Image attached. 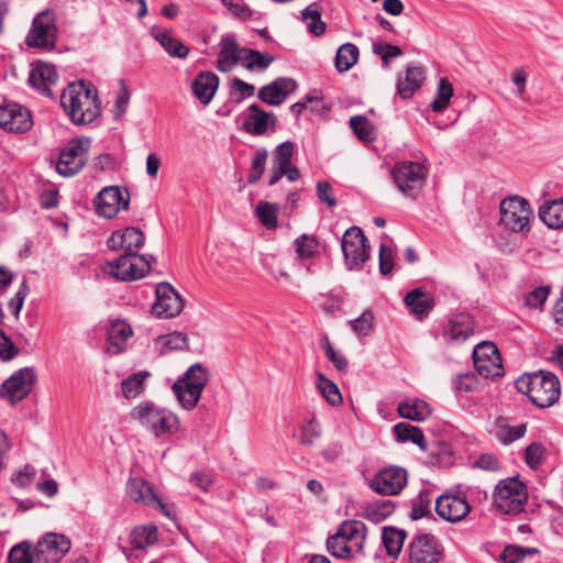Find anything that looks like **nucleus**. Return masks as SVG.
<instances>
[{
	"instance_id": "54",
	"label": "nucleus",
	"mask_w": 563,
	"mask_h": 563,
	"mask_svg": "<svg viewBox=\"0 0 563 563\" xmlns=\"http://www.w3.org/2000/svg\"><path fill=\"white\" fill-rule=\"evenodd\" d=\"M474 366L479 375H482L485 378L488 377H496L500 376L503 374V366H501V360L498 358V361L495 360H478L473 358Z\"/></svg>"
},
{
	"instance_id": "21",
	"label": "nucleus",
	"mask_w": 563,
	"mask_h": 563,
	"mask_svg": "<svg viewBox=\"0 0 563 563\" xmlns=\"http://www.w3.org/2000/svg\"><path fill=\"white\" fill-rule=\"evenodd\" d=\"M297 88V82L292 78L279 77L258 90L257 97L263 102L271 106L282 104L286 97L292 93Z\"/></svg>"
},
{
	"instance_id": "5",
	"label": "nucleus",
	"mask_w": 563,
	"mask_h": 563,
	"mask_svg": "<svg viewBox=\"0 0 563 563\" xmlns=\"http://www.w3.org/2000/svg\"><path fill=\"white\" fill-rule=\"evenodd\" d=\"M528 497V488L518 477L501 479L496 485L493 494L495 507L506 515H518L522 512Z\"/></svg>"
},
{
	"instance_id": "47",
	"label": "nucleus",
	"mask_w": 563,
	"mask_h": 563,
	"mask_svg": "<svg viewBox=\"0 0 563 563\" xmlns=\"http://www.w3.org/2000/svg\"><path fill=\"white\" fill-rule=\"evenodd\" d=\"M199 390H203L209 380L208 369L200 363L192 364L181 376Z\"/></svg>"
},
{
	"instance_id": "7",
	"label": "nucleus",
	"mask_w": 563,
	"mask_h": 563,
	"mask_svg": "<svg viewBox=\"0 0 563 563\" xmlns=\"http://www.w3.org/2000/svg\"><path fill=\"white\" fill-rule=\"evenodd\" d=\"M533 211L528 200L511 196L500 202V223L515 233L529 232Z\"/></svg>"
},
{
	"instance_id": "44",
	"label": "nucleus",
	"mask_w": 563,
	"mask_h": 563,
	"mask_svg": "<svg viewBox=\"0 0 563 563\" xmlns=\"http://www.w3.org/2000/svg\"><path fill=\"white\" fill-rule=\"evenodd\" d=\"M350 126L362 142L369 143L375 140V130L364 115H354L350 119Z\"/></svg>"
},
{
	"instance_id": "3",
	"label": "nucleus",
	"mask_w": 563,
	"mask_h": 563,
	"mask_svg": "<svg viewBox=\"0 0 563 563\" xmlns=\"http://www.w3.org/2000/svg\"><path fill=\"white\" fill-rule=\"evenodd\" d=\"M366 526L360 520H344L336 532L327 540V549L331 555L351 560L356 555H364Z\"/></svg>"
},
{
	"instance_id": "4",
	"label": "nucleus",
	"mask_w": 563,
	"mask_h": 563,
	"mask_svg": "<svg viewBox=\"0 0 563 563\" xmlns=\"http://www.w3.org/2000/svg\"><path fill=\"white\" fill-rule=\"evenodd\" d=\"M131 416L156 438H167L178 430L177 416L151 401L139 404Z\"/></svg>"
},
{
	"instance_id": "55",
	"label": "nucleus",
	"mask_w": 563,
	"mask_h": 563,
	"mask_svg": "<svg viewBox=\"0 0 563 563\" xmlns=\"http://www.w3.org/2000/svg\"><path fill=\"white\" fill-rule=\"evenodd\" d=\"M9 563H34L31 544L26 541L12 547L8 555Z\"/></svg>"
},
{
	"instance_id": "50",
	"label": "nucleus",
	"mask_w": 563,
	"mask_h": 563,
	"mask_svg": "<svg viewBox=\"0 0 563 563\" xmlns=\"http://www.w3.org/2000/svg\"><path fill=\"white\" fill-rule=\"evenodd\" d=\"M132 544L136 549H144L153 544L157 539V529L154 526L136 528L132 532Z\"/></svg>"
},
{
	"instance_id": "59",
	"label": "nucleus",
	"mask_w": 563,
	"mask_h": 563,
	"mask_svg": "<svg viewBox=\"0 0 563 563\" xmlns=\"http://www.w3.org/2000/svg\"><path fill=\"white\" fill-rule=\"evenodd\" d=\"M374 316L369 311L363 312L357 319L350 322L353 331L358 336H366L373 330Z\"/></svg>"
},
{
	"instance_id": "25",
	"label": "nucleus",
	"mask_w": 563,
	"mask_h": 563,
	"mask_svg": "<svg viewBox=\"0 0 563 563\" xmlns=\"http://www.w3.org/2000/svg\"><path fill=\"white\" fill-rule=\"evenodd\" d=\"M473 325L470 314L459 313L448 321L442 335L448 343H462L473 333Z\"/></svg>"
},
{
	"instance_id": "62",
	"label": "nucleus",
	"mask_w": 563,
	"mask_h": 563,
	"mask_svg": "<svg viewBox=\"0 0 563 563\" xmlns=\"http://www.w3.org/2000/svg\"><path fill=\"white\" fill-rule=\"evenodd\" d=\"M473 358H478L482 361L492 358L498 361V358H500V355L494 343L483 342L474 347Z\"/></svg>"
},
{
	"instance_id": "9",
	"label": "nucleus",
	"mask_w": 563,
	"mask_h": 563,
	"mask_svg": "<svg viewBox=\"0 0 563 563\" xmlns=\"http://www.w3.org/2000/svg\"><path fill=\"white\" fill-rule=\"evenodd\" d=\"M444 558V548L431 533L415 536L406 550V563H440Z\"/></svg>"
},
{
	"instance_id": "26",
	"label": "nucleus",
	"mask_w": 563,
	"mask_h": 563,
	"mask_svg": "<svg viewBox=\"0 0 563 563\" xmlns=\"http://www.w3.org/2000/svg\"><path fill=\"white\" fill-rule=\"evenodd\" d=\"M406 307L418 320L426 318L434 307V299L431 294L420 288L413 289L404 298Z\"/></svg>"
},
{
	"instance_id": "6",
	"label": "nucleus",
	"mask_w": 563,
	"mask_h": 563,
	"mask_svg": "<svg viewBox=\"0 0 563 563\" xmlns=\"http://www.w3.org/2000/svg\"><path fill=\"white\" fill-rule=\"evenodd\" d=\"M391 178L398 190L416 199L426 185L428 168L418 162H399L391 168Z\"/></svg>"
},
{
	"instance_id": "53",
	"label": "nucleus",
	"mask_w": 563,
	"mask_h": 563,
	"mask_svg": "<svg viewBox=\"0 0 563 563\" xmlns=\"http://www.w3.org/2000/svg\"><path fill=\"white\" fill-rule=\"evenodd\" d=\"M551 291L550 286H539L523 297V303L530 309H542Z\"/></svg>"
},
{
	"instance_id": "36",
	"label": "nucleus",
	"mask_w": 563,
	"mask_h": 563,
	"mask_svg": "<svg viewBox=\"0 0 563 563\" xmlns=\"http://www.w3.org/2000/svg\"><path fill=\"white\" fill-rule=\"evenodd\" d=\"M155 38L172 57L184 59L189 54V48L178 38L174 37L169 31L157 33Z\"/></svg>"
},
{
	"instance_id": "52",
	"label": "nucleus",
	"mask_w": 563,
	"mask_h": 563,
	"mask_svg": "<svg viewBox=\"0 0 563 563\" xmlns=\"http://www.w3.org/2000/svg\"><path fill=\"white\" fill-rule=\"evenodd\" d=\"M132 334V330L129 324L125 322H114L110 327L108 331V341L111 345L121 349V345L126 341V339Z\"/></svg>"
},
{
	"instance_id": "10",
	"label": "nucleus",
	"mask_w": 563,
	"mask_h": 563,
	"mask_svg": "<svg viewBox=\"0 0 563 563\" xmlns=\"http://www.w3.org/2000/svg\"><path fill=\"white\" fill-rule=\"evenodd\" d=\"M341 247L349 269H361L369 258L368 241L358 227H352L344 232Z\"/></svg>"
},
{
	"instance_id": "51",
	"label": "nucleus",
	"mask_w": 563,
	"mask_h": 563,
	"mask_svg": "<svg viewBox=\"0 0 563 563\" xmlns=\"http://www.w3.org/2000/svg\"><path fill=\"white\" fill-rule=\"evenodd\" d=\"M539 550L536 548H523L520 545H508L504 549L500 554V559L504 563H519L525 559L526 555H536Z\"/></svg>"
},
{
	"instance_id": "34",
	"label": "nucleus",
	"mask_w": 563,
	"mask_h": 563,
	"mask_svg": "<svg viewBox=\"0 0 563 563\" xmlns=\"http://www.w3.org/2000/svg\"><path fill=\"white\" fill-rule=\"evenodd\" d=\"M394 510L395 504L391 500H375L363 507V517L372 522L379 523L389 517Z\"/></svg>"
},
{
	"instance_id": "14",
	"label": "nucleus",
	"mask_w": 563,
	"mask_h": 563,
	"mask_svg": "<svg viewBox=\"0 0 563 563\" xmlns=\"http://www.w3.org/2000/svg\"><path fill=\"white\" fill-rule=\"evenodd\" d=\"M96 212L111 219L118 214L120 210H126L130 203V192L118 186L106 187L99 191L95 200Z\"/></svg>"
},
{
	"instance_id": "30",
	"label": "nucleus",
	"mask_w": 563,
	"mask_h": 563,
	"mask_svg": "<svg viewBox=\"0 0 563 563\" xmlns=\"http://www.w3.org/2000/svg\"><path fill=\"white\" fill-rule=\"evenodd\" d=\"M172 389L180 402V405L187 409H194L198 404L202 391L196 388L190 383L186 382L184 378L179 377L172 386Z\"/></svg>"
},
{
	"instance_id": "39",
	"label": "nucleus",
	"mask_w": 563,
	"mask_h": 563,
	"mask_svg": "<svg viewBox=\"0 0 563 563\" xmlns=\"http://www.w3.org/2000/svg\"><path fill=\"white\" fill-rule=\"evenodd\" d=\"M150 376L146 371L130 375L121 382V391L126 399L137 397L144 390L145 379Z\"/></svg>"
},
{
	"instance_id": "33",
	"label": "nucleus",
	"mask_w": 563,
	"mask_h": 563,
	"mask_svg": "<svg viewBox=\"0 0 563 563\" xmlns=\"http://www.w3.org/2000/svg\"><path fill=\"white\" fill-rule=\"evenodd\" d=\"M539 217L549 228H563V198L542 205L539 208Z\"/></svg>"
},
{
	"instance_id": "23",
	"label": "nucleus",
	"mask_w": 563,
	"mask_h": 563,
	"mask_svg": "<svg viewBox=\"0 0 563 563\" xmlns=\"http://www.w3.org/2000/svg\"><path fill=\"white\" fill-rule=\"evenodd\" d=\"M58 74L53 64L38 62L30 70L29 82L41 93L52 97V87L57 84Z\"/></svg>"
},
{
	"instance_id": "1",
	"label": "nucleus",
	"mask_w": 563,
	"mask_h": 563,
	"mask_svg": "<svg viewBox=\"0 0 563 563\" xmlns=\"http://www.w3.org/2000/svg\"><path fill=\"white\" fill-rule=\"evenodd\" d=\"M65 114L75 125H87L101 113V102L96 87L85 80L68 84L59 96Z\"/></svg>"
},
{
	"instance_id": "16",
	"label": "nucleus",
	"mask_w": 563,
	"mask_h": 563,
	"mask_svg": "<svg viewBox=\"0 0 563 563\" xmlns=\"http://www.w3.org/2000/svg\"><path fill=\"white\" fill-rule=\"evenodd\" d=\"M407 485V471L399 466L379 470L369 482V488L383 496L398 495Z\"/></svg>"
},
{
	"instance_id": "43",
	"label": "nucleus",
	"mask_w": 563,
	"mask_h": 563,
	"mask_svg": "<svg viewBox=\"0 0 563 563\" xmlns=\"http://www.w3.org/2000/svg\"><path fill=\"white\" fill-rule=\"evenodd\" d=\"M317 387L327 402L331 406H338L342 402V396L339 387L321 373L317 374Z\"/></svg>"
},
{
	"instance_id": "13",
	"label": "nucleus",
	"mask_w": 563,
	"mask_h": 563,
	"mask_svg": "<svg viewBox=\"0 0 563 563\" xmlns=\"http://www.w3.org/2000/svg\"><path fill=\"white\" fill-rule=\"evenodd\" d=\"M107 266L111 276L123 282L142 278L150 269L148 261L139 253H125L115 261L109 262Z\"/></svg>"
},
{
	"instance_id": "15",
	"label": "nucleus",
	"mask_w": 563,
	"mask_h": 563,
	"mask_svg": "<svg viewBox=\"0 0 563 563\" xmlns=\"http://www.w3.org/2000/svg\"><path fill=\"white\" fill-rule=\"evenodd\" d=\"M126 493L132 500L156 508L167 518L175 517L173 507L165 504L154 492L153 486L142 477L130 478L126 484Z\"/></svg>"
},
{
	"instance_id": "35",
	"label": "nucleus",
	"mask_w": 563,
	"mask_h": 563,
	"mask_svg": "<svg viewBox=\"0 0 563 563\" xmlns=\"http://www.w3.org/2000/svg\"><path fill=\"white\" fill-rule=\"evenodd\" d=\"M394 432L400 442L411 441L421 450H427V442L420 428L406 422H399L394 426Z\"/></svg>"
},
{
	"instance_id": "29",
	"label": "nucleus",
	"mask_w": 563,
	"mask_h": 563,
	"mask_svg": "<svg viewBox=\"0 0 563 563\" xmlns=\"http://www.w3.org/2000/svg\"><path fill=\"white\" fill-rule=\"evenodd\" d=\"M219 45L217 68L222 73L230 71L241 60L239 46L232 36L223 37Z\"/></svg>"
},
{
	"instance_id": "41",
	"label": "nucleus",
	"mask_w": 563,
	"mask_h": 563,
	"mask_svg": "<svg viewBox=\"0 0 563 563\" xmlns=\"http://www.w3.org/2000/svg\"><path fill=\"white\" fill-rule=\"evenodd\" d=\"M295 251L301 261L312 258L319 253V241L314 235L301 234L295 242Z\"/></svg>"
},
{
	"instance_id": "11",
	"label": "nucleus",
	"mask_w": 563,
	"mask_h": 563,
	"mask_svg": "<svg viewBox=\"0 0 563 563\" xmlns=\"http://www.w3.org/2000/svg\"><path fill=\"white\" fill-rule=\"evenodd\" d=\"M36 383L33 367H23L14 372L0 386V398L15 405L26 398Z\"/></svg>"
},
{
	"instance_id": "38",
	"label": "nucleus",
	"mask_w": 563,
	"mask_h": 563,
	"mask_svg": "<svg viewBox=\"0 0 563 563\" xmlns=\"http://www.w3.org/2000/svg\"><path fill=\"white\" fill-rule=\"evenodd\" d=\"M240 58L247 69H266L274 60L272 56L252 48L240 49Z\"/></svg>"
},
{
	"instance_id": "18",
	"label": "nucleus",
	"mask_w": 563,
	"mask_h": 563,
	"mask_svg": "<svg viewBox=\"0 0 563 563\" xmlns=\"http://www.w3.org/2000/svg\"><path fill=\"white\" fill-rule=\"evenodd\" d=\"M184 308L179 294L168 283H159L156 286V301L152 307V312L159 318H174L178 316Z\"/></svg>"
},
{
	"instance_id": "57",
	"label": "nucleus",
	"mask_w": 563,
	"mask_h": 563,
	"mask_svg": "<svg viewBox=\"0 0 563 563\" xmlns=\"http://www.w3.org/2000/svg\"><path fill=\"white\" fill-rule=\"evenodd\" d=\"M320 437V426H319V422L314 419V418H311L309 419L306 423H303L301 427H300V443L302 445H312L316 441V439H318Z\"/></svg>"
},
{
	"instance_id": "27",
	"label": "nucleus",
	"mask_w": 563,
	"mask_h": 563,
	"mask_svg": "<svg viewBox=\"0 0 563 563\" xmlns=\"http://www.w3.org/2000/svg\"><path fill=\"white\" fill-rule=\"evenodd\" d=\"M219 86V77L211 71L200 73L191 84L194 96L202 103L208 104Z\"/></svg>"
},
{
	"instance_id": "61",
	"label": "nucleus",
	"mask_w": 563,
	"mask_h": 563,
	"mask_svg": "<svg viewBox=\"0 0 563 563\" xmlns=\"http://www.w3.org/2000/svg\"><path fill=\"white\" fill-rule=\"evenodd\" d=\"M324 352L338 371H345L347 368L349 363L346 357L344 354L333 349L327 335L324 336Z\"/></svg>"
},
{
	"instance_id": "8",
	"label": "nucleus",
	"mask_w": 563,
	"mask_h": 563,
	"mask_svg": "<svg viewBox=\"0 0 563 563\" xmlns=\"http://www.w3.org/2000/svg\"><path fill=\"white\" fill-rule=\"evenodd\" d=\"M57 26L55 14L51 10L37 13L26 34L25 44L29 47L51 52L56 47Z\"/></svg>"
},
{
	"instance_id": "40",
	"label": "nucleus",
	"mask_w": 563,
	"mask_h": 563,
	"mask_svg": "<svg viewBox=\"0 0 563 563\" xmlns=\"http://www.w3.org/2000/svg\"><path fill=\"white\" fill-rule=\"evenodd\" d=\"M453 86L446 78H441L438 84L435 97L430 103V108L433 112L444 111L453 97Z\"/></svg>"
},
{
	"instance_id": "60",
	"label": "nucleus",
	"mask_w": 563,
	"mask_h": 563,
	"mask_svg": "<svg viewBox=\"0 0 563 563\" xmlns=\"http://www.w3.org/2000/svg\"><path fill=\"white\" fill-rule=\"evenodd\" d=\"M373 52L377 55H380L382 60L385 67H388L389 60L394 57H398L402 54L400 47L393 44H380L375 43L373 45Z\"/></svg>"
},
{
	"instance_id": "28",
	"label": "nucleus",
	"mask_w": 563,
	"mask_h": 563,
	"mask_svg": "<svg viewBox=\"0 0 563 563\" xmlns=\"http://www.w3.org/2000/svg\"><path fill=\"white\" fill-rule=\"evenodd\" d=\"M426 79L424 68L421 66H408L405 78L398 79L397 92L404 98H410L418 90Z\"/></svg>"
},
{
	"instance_id": "12",
	"label": "nucleus",
	"mask_w": 563,
	"mask_h": 563,
	"mask_svg": "<svg viewBox=\"0 0 563 563\" xmlns=\"http://www.w3.org/2000/svg\"><path fill=\"white\" fill-rule=\"evenodd\" d=\"M89 141L75 139L59 153L56 170L64 177L78 174L88 162Z\"/></svg>"
},
{
	"instance_id": "17",
	"label": "nucleus",
	"mask_w": 563,
	"mask_h": 563,
	"mask_svg": "<svg viewBox=\"0 0 563 563\" xmlns=\"http://www.w3.org/2000/svg\"><path fill=\"white\" fill-rule=\"evenodd\" d=\"M70 541L63 534L47 533L40 540L34 549L38 561L44 563H58L69 551Z\"/></svg>"
},
{
	"instance_id": "31",
	"label": "nucleus",
	"mask_w": 563,
	"mask_h": 563,
	"mask_svg": "<svg viewBox=\"0 0 563 563\" xmlns=\"http://www.w3.org/2000/svg\"><path fill=\"white\" fill-rule=\"evenodd\" d=\"M407 538V532L402 529H398L395 527H384L382 529V541L385 547L386 553L390 558H398L405 540Z\"/></svg>"
},
{
	"instance_id": "49",
	"label": "nucleus",
	"mask_w": 563,
	"mask_h": 563,
	"mask_svg": "<svg viewBox=\"0 0 563 563\" xmlns=\"http://www.w3.org/2000/svg\"><path fill=\"white\" fill-rule=\"evenodd\" d=\"M278 206L261 201L256 207V213L264 227L275 229L277 227Z\"/></svg>"
},
{
	"instance_id": "20",
	"label": "nucleus",
	"mask_w": 563,
	"mask_h": 563,
	"mask_svg": "<svg viewBox=\"0 0 563 563\" xmlns=\"http://www.w3.org/2000/svg\"><path fill=\"white\" fill-rule=\"evenodd\" d=\"M465 496L443 494L435 500V511L439 517L449 522L462 521L471 511Z\"/></svg>"
},
{
	"instance_id": "32",
	"label": "nucleus",
	"mask_w": 563,
	"mask_h": 563,
	"mask_svg": "<svg viewBox=\"0 0 563 563\" xmlns=\"http://www.w3.org/2000/svg\"><path fill=\"white\" fill-rule=\"evenodd\" d=\"M397 410L400 417L413 421H423L431 416L430 405L418 398L400 402Z\"/></svg>"
},
{
	"instance_id": "37",
	"label": "nucleus",
	"mask_w": 563,
	"mask_h": 563,
	"mask_svg": "<svg viewBox=\"0 0 563 563\" xmlns=\"http://www.w3.org/2000/svg\"><path fill=\"white\" fill-rule=\"evenodd\" d=\"M360 51L355 44L345 43L341 45L335 56V68L339 73L347 71L357 62Z\"/></svg>"
},
{
	"instance_id": "46",
	"label": "nucleus",
	"mask_w": 563,
	"mask_h": 563,
	"mask_svg": "<svg viewBox=\"0 0 563 563\" xmlns=\"http://www.w3.org/2000/svg\"><path fill=\"white\" fill-rule=\"evenodd\" d=\"M268 152L266 148H258L251 161V167L247 174V183L256 184L263 176L266 167Z\"/></svg>"
},
{
	"instance_id": "19",
	"label": "nucleus",
	"mask_w": 563,
	"mask_h": 563,
	"mask_svg": "<svg viewBox=\"0 0 563 563\" xmlns=\"http://www.w3.org/2000/svg\"><path fill=\"white\" fill-rule=\"evenodd\" d=\"M0 126L8 132L24 133L32 126L31 113L19 103L0 104Z\"/></svg>"
},
{
	"instance_id": "58",
	"label": "nucleus",
	"mask_w": 563,
	"mask_h": 563,
	"mask_svg": "<svg viewBox=\"0 0 563 563\" xmlns=\"http://www.w3.org/2000/svg\"><path fill=\"white\" fill-rule=\"evenodd\" d=\"M283 176H286L289 181H296L300 178V172L298 168L286 169L272 163L268 175V185H276Z\"/></svg>"
},
{
	"instance_id": "45",
	"label": "nucleus",
	"mask_w": 563,
	"mask_h": 563,
	"mask_svg": "<svg viewBox=\"0 0 563 563\" xmlns=\"http://www.w3.org/2000/svg\"><path fill=\"white\" fill-rule=\"evenodd\" d=\"M295 153V144L291 141H285L277 145L273 153V164L284 167L286 169L297 168L291 158Z\"/></svg>"
},
{
	"instance_id": "42",
	"label": "nucleus",
	"mask_w": 563,
	"mask_h": 563,
	"mask_svg": "<svg viewBox=\"0 0 563 563\" xmlns=\"http://www.w3.org/2000/svg\"><path fill=\"white\" fill-rule=\"evenodd\" d=\"M302 21L307 22L308 31L319 36L325 31V23L321 20V11L318 3H311L301 11Z\"/></svg>"
},
{
	"instance_id": "22",
	"label": "nucleus",
	"mask_w": 563,
	"mask_h": 563,
	"mask_svg": "<svg viewBox=\"0 0 563 563\" xmlns=\"http://www.w3.org/2000/svg\"><path fill=\"white\" fill-rule=\"evenodd\" d=\"M144 233L134 227H128L123 231H114L107 241L110 250L117 251L124 249L125 253H137L144 245Z\"/></svg>"
},
{
	"instance_id": "48",
	"label": "nucleus",
	"mask_w": 563,
	"mask_h": 563,
	"mask_svg": "<svg viewBox=\"0 0 563 563\" xmlns=\"http://www.w3.org/2000/svg\"><path fill=\"white\" fill-rule=\"evenodd\" d=\"M432 497L429 490H421L418 496L411 500L410 517L413 520L421 519L430 514Z\"/></svg>"
},
{
	"instance_id": "63",
	"label": "nucleus",
	"mask_w": 563,
	"mask_h": 563,
	"mask_svg": "<svg viewBox=\"0 0 563 563\" xmlns=\"http://www.w3.org/2000/svg\"><path fill=\"white\" fill-rule=\"evenodd\" d=\"M393 250L389 245L382 243L379 247V271L386 276L391 273L394 261Z\"/></svg>"
},
{
	"instance_id": "64",
	"label": "nucleus",
	"mask_w": 563,
	"mask_h": 563,
	"mask_svg": "<svg viewBox=\"0 0 563 563\" xmlns=\"http://www.w3.org/2000/svg\"><path fill=\"white\" fill-rule=\"evenodd\" d=\"M164 346L168 350H185L188 347V336L184 332H172L164 338Z\"/></svg>"
},
{
	"instance_id": "56",
	"label": "nucleus",
	"mask_w": 563,
	"mask_h": 563,
	"mask_svg": "<svg viewBox=\"0 0 563 563\" xmlns=\"http://www.w3.org/2000/svg\"><path fill=\"white\" fill-rule=\"evenodd\" d=\"M545 456V448L539 443L533 442L525 450V461L532 470H537Z\"/></svg>"
},
{
	"instance_id": "2",
	"label": "nucleus",
	"mask_w": 563,
	"mask_h": 563,
	"mask_svg": "<svg viewBox=\"0 0 563 563\" xmlns=\"http://www.w3.org/2000/svg\"><path fill=\"white\" fill-rule=\"evenodd\" d=\"M516 388L540 408L553 406L561 395L559 378L548 371H538L520 376L516 380Z\"/></svg>"
},
{
	"instance_id": "24",
	"label": "nucleus",
	"mask_w": 563,
	"mask_h": 563,
	"mask_svg": "<svg viewBox=\"0 0 563 563\" xmlns=\"http://www.w3.org/2000/svg\"><path fill=\"white\" fill-rule=\"evenodd\" d=\"M249 113H244L243 131L252 135H264L269 126L276 124V117L272 112L262 110L256 103L249 107Z\"/></svg>"
}]
</instances>
